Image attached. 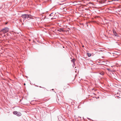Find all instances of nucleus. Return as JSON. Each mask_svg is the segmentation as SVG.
Wrapping results in <instances>:
<instances>
[{
    "mask_svg": "<svg viewBox=\"0 0 121 121\" xmlns=\"http://www.w3.org/2000/svg\"><path fill=\"white\" fill-rule=\"evenodd\" d=\"M21 17L23 18L24 19V20L28 19L29 20L31 19H32V16L30 14H22L21 16Z\"/></svg>",
    "mask_w": 121,
    "mask_h": 121,
    "instance_id": "obj_1",
    "label": "nucleus"
},
{
    "mask_svg": "<svg viewBox=\"0 0 121 121\" xmlns=\"http://www.w3.org/2000/svg\"><path fill=\"white\" fill-rule=\"evenodd\" d=\"M9 31V29L8 28H5L1 30V31L4 34L7 32Z\"/></svg>",
    "mask_w": 121,
    "mask_h": 121,
    "instance_id": "obj_2",
    "label": "nucleus"
},
{
    "mask_svg": "<svg viewBox=\"0 0 121 121\" xmlns=\"http://www.w3.org/2000/svg\"><path fill=\"white\" fill-rule=\"evenodd\" d=\"M13 113L14 114L16 115L18 117H20L22 115L21 113V112L15 111H14L13 112Z\"/></svg>",
    "mask_w": 121,
    "mask_h": 121,
    "instance_id": "obj_3",
    "label": "nucleus"
},
{
    "mask_svg": "<svg viewBox=\"0 0 121 121\" xmlns=\"http://www.w3.org/2000/svg\"><path fill=\"white\" fill-rule=\"evenodd\" d=\"M113 33L114 35L115 36H117L118 37L119 36V35H118V34L117 33L116 31L114 30H113Z\"/></svg>",
    "mask_w": 121,
    "mask_h": 121,
    "instance_id": "obj_4",
    "label": "nucleus"
},
{
    "mask_svg": "<svg viewBox=\"0 0 121 121\" xmlns=\"http://www.w3.org/2000/svg\"><path fill=\"white\" fill-rule=\"evenodd\" d=\"M57 30L60 32L64 31V30L63 28H60L59 29Z\"/></svg>",
    "mask_w": 121,
    "mask_h": 121,
    "instance_id": "obj_5",
    "label": "nucleus"
},
{
    "mask_svg": "<svg viewBox=\"0 0 121 121\" xmlns=\"http://www.w3.org/2000/svg\"><path fill=\"white\" fill-rule=\"evenodd\" d=\"M75 59L74 58H73L72 60H71V61L73 62V64H74L75 62Z\"/></svg>",
    "mask_w": 121,
    "mask_h": 121,
    "instance_id": "obj_6",
    "label": "nucleus"
},
{
    "mask_svg": "<svg viewBox=\"0 0 121 121\" xmlns=\"http://www.w3.org/2000/svg\"><path fill=\"white\" fill-rule=\"evenodd\" d=\"M99 73V74L102 75H104V73L103 72H101Z\"/></svg>",
    "mask_w": 121,
    "mask_h": 121,
    "instance_id": "obj_7",
    "label": "nucleus"
},
{
    "mask_svg": "<svg viewBox=\"0 0 121 121\" xmlns=\"http://www.w3.org/2000/svg\"><path fill=\"white\" fill-rule=\"evenodd\" d=\"M87 56H88L89 57H90V56H91V54L89 53H87Z\"/></svg>",
    "mask_w": 121,
    "mask_h": 121,
    "instance_id": "obj_8",
    "label": "nucleus"
},
{
    "mask_svg": "<svg viewBox=\"0 0 121 121\" xmlns=\"http://www.w3.org/2000/svg\"><path fill=\"white\" fill-rule=\"evenodd\" d=\"M53 14V13H52L51 14H50L49 15L50 16H53V15H52V14Z\"/></svg>",
    "mask_w": 121,
    "mask_h": 121,
    "instance_id": "obj_9",
    "label": "nucleus"
},
{
    "mask_svg": "<svg viewBox=\"0 0 121 121\" xmlns=\"http://www.w3.org/2000/svg\"><path fill=\"white\" fill-rule=\"evenodd\" d=\"M39 87L40 88H44V87H42L41 86H39Z\"/></svg>",
    "mask_w": 121,
    "mask_h": 121,
    "instance_id": "obj_10",
    "label": "nucleus"
},
{
    "mask_svg": "<svg viewBox=\"0 0 121 121\" xmlns=\"http://www.w3.org/2000/svg\"><path fill=\"white\" fill-rule=\"evenodd\" d=\"M35 86H37V87H38L39 86H37V85H35Z\"/></svg>",
    "mask_w": 121,
    "mask_h": 121,
    "instance_id": "obj_11",
    "label": "nucleus"
},
{
    "mask_svg": "<svg viewBox=\"0 0 121 121\" xmlns=\"http://www.w3.org/2000/svg\"><path fill=\"white\" fill-rule=\"evenodd\" d=\"M24 85H26L25 83H24Z\"/></svg>",
    "mask_w": 121,
    "mask_h": 121,
    "instance_id": "obj_12",
    "label": "nucleus"
},
{
    "mask_svg": "<svg viewBox=\"0 0 121 121\" xmlns=\"http://www.w3.org/2000/svg\"><path fill=\"white\" fill-rule=\"evenodd\" d=\"M107 69L108 70H109V69Z\"/></svg>",
    "mask_w": 121,
    "mask_h": 121,
    "instance_id": "obj_13",
    "label": "nucleus"
},
{
    "mask_svg": "<svg viewBox=\"0 0 121 121\" xmlns=\"http://www.w3.org/2000/svg\"><path fill=\"white\" fill-rule=\"evenodd\" d=\"M82 47H84V46L83 45V46H82Z\"/></svg>",
    "mask_w": 121,
    "mask_h": 121,
    "instance_id": "obj_14",
    "label": "nucleus"
},
{
    "mask_svg": "<svg viewBox=\"0 0 121 121\" xmlns=\"http://www.w3.org/2000/svg\"><path fill=\"white\" fill-rule=\"evenodd\" d=\"M5 36V35H4V36Z\"/></svg>",
    "mask_w": 121,
    "mask_h": 121,
    "instance_id": "obj_15",
    "label": "nucleus"
},
{
    "mask_svg": "<svg viewBox=\"0 0 121 121\" xmlns=\"http://www.w3.org/2000/svg\"><path fill=\"white\" fill-rule=\"evenodd\" d=\"M116 43H117V42H116Z\"/></svg>",
    "mask_w": 121,
    "mask_h": 121,
    "instance_id": "obj_16",
    "label": "nucleus"
},
{
    "mask_svg": "<svg viewBox=\"0 0 121 121\" xmlns=\"http://www.w3.org/2000/svg\"><path fill=\"white\" fill-rule=\"evenodd\" d=\"M54 90V89H52V90Z\"/></svg>",
    "mask_w": 121,
    "mask_h": 121,
    "instance_id": "obj_17",
    "label": "nucleus"
},
{
    "mask_svg": "<svg viewBox=\"0 0 121 121\" xmlns=\"http://www.w3.org/2000/svg\"><path fill=\"white\" fill-rule=\"evenodd\" d=\"M87 119H89V118H87Z\"/></svg>",
    "mask_w": 121,
    "mask_h": 121,
    "instance_id": "obj_18",
    "label": "nucleus"
},
{
    "mask_svg": "<svg viewBox=\"0 0 121 121\" xmlns=\"http://www.w3.org/2000/svg\"><path fill=\"white\" fill-rule=\"evenodd\" d=\"M51 19H52V18H51Z\"/></svg>",
    "mask_w": 121,
    "mask_h": 121,
    "instance_id": "obj_19",
    "label": "nucleus"
},
{
    "mask_svg": "<svg viewBox=\"0 0 121 121\" xmlns=\"http://www.w3.org/2000/svg\"><path fill=\"white\" fill-rule=\"evenodd\" d=\"M117 0V1H118V0Z\"/></svg>",
    "mask_w": 121,
    "mask_h": 121,
    "instance_id": "obj_20",
    "label": "nucleus"
}]
</instances>
